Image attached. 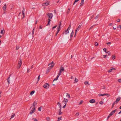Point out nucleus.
Masks as SVG:
<instances>
[{
    "label": "nucleus",
    "mask_w": 121,
    "mask_h": 121,
    "mask_svg": "<svg viewBox=\"0 0 121 121\" xmlns=\"http://www.w3.org/2000/svg\"><path fill=\"white\" fill-rule=\"evenodd\" d=\"M47 15L49 19H48V24L47 25V26L49 25L50 24V23L51 21V19L53 16V14L52 13H47Z\"/></svg>",
    "instance_id": "obj_1"
},
{
    "label": "nucleus",
    "mask_w": 121,
    "mask_h": 121,
    "mask_svg": "<svg viewBox=\"0 0 121 121\" xmlns=\"http://www.w3.org/2000/svg\"><path fill=\"white\" fill-rule=\"evenodd\" d=\"M61 21H60V24H59V27H58L57 28V30L56 32V36L58 34V33L60 31V27H61Z\"/></svg>",
    "instance_id": "obj_2"
},
{
    "label": "nucleus",
    "mask_w": 121,
    "mask_h": 121,
    "mask_svg": "<svg viewBox=\"0 0 121 121\" xmlns=\"http://www.w3.org/2000/svg\"><path fill=\"white\" fill-rule=\"evenodd\" d=\"M22 64V61L21 59H19L18 61V63L17 66V68L18 69H19L20 67Z\"/></svg>",
    "instance_id": "obj_3"
},
{
    "label": "nucleus",
    "mask_w": 121,
    "mask_h": 121,
    "mask_svg": "<svg viewBox=\"0 0 121 121\" xmlns=\"http://www.w3.org/2000/svg\"><path fill=\"white\" fill-rule=\"evenodd\" d=\"M43 87L45 88H48L49 87V85L48 83H45L43 85Z\"/></svg>",
    "instance_id": "obj_4"
},
{
    "label": "nucleus",
    "mask_w": 121,
    "mask_h": 121,
    "mask_svg": "<svg viewBox=\"0 0 121 121\" xmlns=\"http://www.w3.org/2000/svg\"><path fill=\"white\" fill-rule=\"evenodd\" d=\"M117 109H116L115 110H113L111 112V113L109 114V115L111 116L115 113V112L117 111Z\"/></svg>",
    "instance_id": "obj_5"
},
{
    "label": "nucleus",
    "mask_w": 121,
    "mask_h": 121,
    "mask_svg": "<svg viewBox=\"0 0 121 121\" xmlns=\"http://www.w3.org/2000/svg\"><path fill=\"white\" fill-rule=\"evenodd\" d=\"M35 109V108L33 107V108L32 109V110L30 111V114H32V113L34 112V111Z\"/></svg>",
    "instance_id": "obj_6"
},
{
    "label": "nucleus",
    "mask_w": 121,
    "mask_h": 121,
    "mask_svg": "<svg viewBox=\"0 0 121 121\" xmlns=\"http://www.w3.org/2000/svg\"><path fill=\"white\" fill-rule=\"evenodd\" d=\"M53 62H52L51 63L48 65V66L50 65L49 66L52 68L53 67L54 65V64L53 63Z\"/></svg>",
    "instance_id": "obj_7"
},
{
    "label": "nucleus",
    "mask_w": 121,
    "mask_h": 121,
    "mask_svg": "<svg viewBox=\"0 0 121 121\" xmlns=\"http://www.w3.org/2000/svg\"><path fill=\"white\" fill-rule=\"evenodd\" d=\"M65 70L64 69L62 66L60 67V71H61L62 72V71H64Z\"/></svg>",
    "instance_id": "obj_8"
},
{
    "label": "nucleus",
    "mask_w": 121,
    "mask_h": 121,
    "mask_svg": "<svg viewBox=\"0 0 121 121\" xmlns=\"http://www.w3.org/2000/svg\"><path fill=\"white\" fill-rule=\"evenodd\" d=\"M82 25L80 24V25L78 26V28H77L75 30V31H78L79 30H80V28L81 26Z\"/></svg>",
    "instance_id": "obj_9"
},
{
    "label": "nucleus",
    "mask_w": 121,
    "mask_h": 121,
    "mask_svg": "<svg viewBox=\"0 0 121 121\" xmlns=\"http://www.w3.org/2000/svg\"><path fill=\"white\" fill-rule=\"evenodd\" d=\"M95 100L94 99H91L90 100L89 102L90 103H93L95 102Z\"/></svg>",
    "instance_id": "obj_10"
},
{
    "label": "nucleus",
    "mask_w": 121,
    "mask_h": 121,
    "mask_svg": "<svg viewBox=\"0 0 121 121\" xmlns=\"http://www.w3.org/2000/svg\"><path fill=\"white\" fill-rule=\"evenodd\" d=\"M37 104V103L35 102H34L33 103V105H33V106L32 107L33 108H35V105H36ZM32 107V106L30 108H31Z\"/></svg>",
    "instance_id": "obj_11"
},
{
    "label": "nucleus",
    "mask_w": 121,
    "mask_h": 121,
    "mask_svg": "<svg viewBox=\"0 0 121 121\" xmlns=\"http://www.w3.org/2000/svg\"><path fill=\"white\" fill-rule=\"evenodd\" d=\"M0 33L1 34H4L5 33V31L3 29V30H0Z\"/></svg>",
    "instance_id": "obj_12"
},
{
    "label": "nucleus",
    "mask_w": 121,
    "mask_h": 121,
    "mask_svg": "<svg viewBox=\"0 0 121 121\" xmlns=\"http://www.w3.org/2000/svg\"><path fill=\"white\" fill-rule=\"evenodd\" d=\"M120 99H121V97H120L118 98L116 100V102H117V103H118V102L120 100Z\"/></svg>",
    "instance_id": "obj_13"
},
{
    "label": "nucleus",
    "mask_w": 121,
    "mask_h": 121,
    "mask_svg": "<svg viewBox=\"0 0 121 121\" xmlns=\"http://www.w3.org/2000/svg\"><path fill=\"white\" fill-rule=\"evenodd\" d=\"M84 3V0H82L80 4V6H82L83 5V4Z\"/></svg>",
    "instance_id": "obj_14"
},
{
    "label": "nucleus",
    "mask_w": 121,
    "mask_h": 121,
    "mask_svg": "<svg viewBox=\"0 0 121 121\" xmlns=\"http://www.w3.org/2000/svg\"><path fill=\"white\" fill-rule=\"evenodd\" d=\"M3 10L4 11H5V10L6 9V4H5L4 6L3 7Z\"/></svg>",
    "instance_id": "obj_15"
},
{
    "label": "nucleus",
    "mask_w": 121,
    "mask_h": 121,
    "mask_svg": "<svg viewBox=\"0 0 121 121\" xmlns=\"http://www.w3.org/2000/svg\"><path fill=\"white\" fill-rule=\"evenodd\" d=\"M68 100L67 99L64 98V100L62 101L63 102H68Z\"/></svg>",
    "instance_id": "obj_16"
},
{
    "label": "nucleus",
    "mask_w": 121,
    "mask_h": 121,
    "mask_svg": "<svg viewBox=\"0 0 121 121\" xmlns=\"http://www.w3.org/2000/svg\"><path fill=\"white\" fill-rule=\"evenodd\" d=\"M73 33H74L73 31V30L70 34V36L71 37H73Z\"/></svg>",
    "instance_id": "obj_17"
},
{
    "label": "nucleus",
    "mask_w": 121,
    "mask_h": 121,
    "mask_svg": "<svg viewBox=\"0 0 121 121\" xmlns=\"http://www.w3.org/2000/svg\"><path fill=\"white\" fill-rule=\"evenodd\" d=\"M57 104L58 105V106L60 108H61V105L60 103L59 102H58L57 103Z\"/></svg>",
    "instance_id": "obj_18"
},
{
    "label": "nucleus",
    "mask_w": 121,
    "mask_h": 121,
    "mask_svg": "<svg viewBox=\"0 0 121 121\" xmlns=\"http://www.w3.org/2000/svg\"><path fill=\"white\" fill-rule=\"evenodd\" d=\"M98 95L99 96H104V95H105V94H99Z\"/></svg>",
    "instance_id": "obj_19"
},
{
    "label": "nucleus",
    "mask_w": 121,
    "mask_h": 121,
    "mask_svg": "<svg viewBox=\"0 0 121 121\" xmlns=\"http://www.w3.org/2000/svg\"><path fill=\"white\" fill-rule=\"evenodd\" d=\"M35 91L34 90H33L30 93V95H32L34 94L35 93Z\"/></svg>",
    "instance_id": "obj_20"
},
{
    "label": "nucleus",
    "mask_w": 121,
    "mask_h": 121,
    "mask_svg": "<svg viewBox=\"0 0 121 121\" xmlns=\"http://www.w3.org/2000/svg\"><path fill=\"white\" fill-rule=\"evenodd\" d=\"M59 77L58 76H57V77L56 78H55L54 79L53 81V82L54 81L57 80L58 79Z\"/></svg>",
    "instance_id": "obj_21"
},
{
    "label": "nucleus",
    "mask_w": 121,
    "mask_h": 121,
    "mask_svg": "<svg viewBox=\"0 0 121 121\" xmlns=\"http://www.w3.org/2000/svg\"><path fill=\"white\" fill-rule=\"evenodd\" d=\"M66 96L67 97H68L69 98H70V95L68 93H67L66 95Z\"/></svg>",
    "instance_id": "obj_22"
},
{
    "label": "nucleus",
    "mask_w": 121,
    "mask_h": 121,
    "mask_svg": "<svg viewBox=\"0 0 121 121\" xmlns=\"http://www.w3.org/2000/svg\"><path fill=\"white\" fill-rule=\"evenodd\" d=\"M61 118H62L61 117H59L58 118V121H59L60 120H61L62 119Z\"/></svg>",
    "instance_id": "obj_23"
},
{
    "label": "nucleus",
    "mask_w": 121,
    "mask_h": 121,
    "mask_svg": "<svg viewBox=\"0 0 121 121\" xmlns=\"http://www.w3.org/2000/svg\"><path fill=\"white\" fill-rule=\"evenodd\" d=\"M69 30H66L65 32V34H66L67 33H69Z\"/></svg>",
    "instance_id": "obj_24"
},
{
    "label": "nucleus",
    "mask_w": 121,
    "mask_h": 121,
    "mask_svg": "<svg viewBox=\"0 0 121 121\" xmlns=\"http://www.w3.org/2000/svg\"><path fill=\"white\" fill-rule=\"evenodd\" d=\"M71 25H69V27H68V29H67V30H69L71 28Z\"/></svg>",
    "instance_id": "obj_25"
},
{
    "label": "nucleus",
    "mask_w": 121,
    "mask_h": 121,
    "mask_svg": "<svg viewBox=\"0 0 121 121\" xmlns=\"http://www.w3.org/2000/svg\"><path fill=\"white\" fill-rule=\"evenodd\" d=\"M84 83L86 85L88 84V85H90V84H88V82L87 81L85 82H84Z\"/></svg>",
    "instance_id": "obj_26"
},
{
    "label": "nucleus",
    "mask_w": 121,
    "mask_h": 121,
    "mask_svg": "<svg viewBox=\"0 0 121 121\" xmlns=\"http://www.w3.org/2000/svg\"><path fill=\"white\" fill-rule=\"evenodd\" d=\"M61 73H62V72H61V71H59V73L58 74L57 76H58L59 77V76L61 74Z\"/></svg>",
    "instance_id": "obj_27"
},
{
    "label": "nucleus",
    "mask_w": 121,
    "mask_h": 121,
    "mask_svg": "<svg viewBox=\"0 0 121 121\" xmlns=\"http://www.w3.org/2000/svg\"><path fill=\"white\" fill-rule=\"evenodd\" d=\"M109 55H110L111 54L110 52L109 51L107 52H106Z\"/></svg>",
    "instance_id": "obj_28"
},
{
    "label": "nucleus",
    "mask_w": 121,
    "mask_h": 121,
    "mask_svg": "<svg viewBox=\"0 0 121 121\" xmlns=\"http://www.w3.org/2000/svg\"><path fill=\"white\" fill-rule=\"evenodd\" d=\"M99 17V15L98 14L97 15V16L95 17V19H97Z\"/></svg>",
    "instance_id": "obj_29"
},
{
    "label": "nucleus",
    "mask_w": 121,
    "mask_h": 121,
    "mask_svg": "<svg viewBox=\"0 0 121 121\" xmlns=\"http://www.w3.org/2000/svg\"><path fill=\"white\" fill-rule=\"evenodd\" d=\"M79 0H75V1L73 4V5H74L75 4L76 2H77Z\"/></svg>",
    "instance_id": "obj_30"
},
{
    "label": "nucleus",
    "mask_w": 121,
    "mask_h": 121,
    "mask_svg": "<svg viewBox=\"0 0 121 121\" xmlns=\"http://www.w3.org/2000/svg\"><path fill=\"white\" fill-rule=\"evenodd\" d=\"M44 4L46 6H47L49 4V3L48 2L45 3Z\"/></svg>",
    "instance_id": "obj_31"
},
{
    "label": "nucleus",
    "mask_w": 121,
    "mask_h": 121,
    "mask_svg": "<svg viewBox=\"0 0 121 121\" xmlns=\"http://www.w3.org/2000/svg\"><path fill=\"white\" fill-rule=\"evenodd\" d=\"M13 115H12V117H11V118H10V119L12 118H13L15 116V114H14L13 113Z\"/></svg>",
    "instance_id": "obj_32"
},
{
    "label": "nucleus",
    "mask_w": 121,
    "mask_h": 121,
    "mask_svg": "<svg viewBox=\"0 0 121 121\" xmlns=\"http://www.w3.org/2000/svg\"><path fill=\"white\" fill-rule=\"evenodd\" d=\"M24 11H25V9L24 8H23L22 10V14H24Z\"/></svg>",
    "instance_id": "obj_33"
},
{
    "label": "nucleus",
    "mask_w": 121,
    "mask_h": 121,
    "mask_svg": "<svg viewBox=\"0 0 121 121\" xmlns=\"http://www.w3.org/2000/svg\"><path fill=\"white\" fill-rule=\"evenodd\" d=\"M95 46H97L98 45V44L97 42H95Z\"/></svg>",
    "instance_id": "obj_34"
},
{
    "label": "nucleus",
    "mask_w": 121,
    "mask_h": 121,
    "mask_svg": "<svg viewBox=\"0 0 121 121\" xmlns=\"http://www.w3.org/2000/svg\"><path fill=\"white\" fill-rule=\"evenodd\" d=\"M112 58H113L114 59L115 58V56L114 55H112Z\"/></svg>",
    "instance_id": "obj_35"
},
{
    "label": "nucleus",
    "mask_w": 121,
    "mask_h": 121,
    "mask_svg": "<svg viewBox=\"0 0 121 121\" xmlns=\"http://www.w3.org/2000/svg\"><path fill=\"white\" fill-rule=\"evenodd\" d=\"M32 120L34 121H37V120L36 118H33L32 119Z\"/></svg>",
    "instance_id": "obj_36"
},
{
    "label": "nucleus",
    "mask_w": 121,
    "mask_h": 121,
    "mask_svg": "<svg viewBox=\"0 0 121 121\" xmlns=\"http://www.w3.org/2000/svg\"><path fill=\"white\" fill-rule=\"evenodd\" d=\"M78 79H76V78H75V81L76 82H78Z\"/></svg>",
    "instance_id": "obj_37"
},
{
    "label": "nucleus",
    "mask_w": 121,
    "mask_h": 121,
    "mask_svg": "<svg viewBox=\"0 0 121 121\" xmlns=\"http://www.w3.org/2000/svg\"><path fill=\"white\" fill-rule=\"evenodd\" d=\"M41 107H40L39 108H38V110L39 111H41Z\"/></svg>",
    "instance_id": "obj_38"
},
{
    "label": "nucleus",
    "mask_w": 121,
    "mask_h": 121,
    "mask_svg": "<svg viewBox=\"0 0 121 121\" xmlns=\"http://www.w3.org/2000/svg\"><path fill=\"white\" fill-rule=\"evenodd\" d=\"M70 10V9L69 8L68 9V10L67 12V14H68L69 13Z\"/></svg>",
    "instance_id": "obj_39"
},
{
    "label": "nucleus",
    "mask_w": 121,
    "mask_h": 121,
    "mask_svg": "<svg viewBox=\"0 0 121 121\" xmlns=\"http://www.w3.org/2000/svg\"><path fill=\"white\" fill-rule=\"evenodd\" d=\"M99 104L101 105H102L103 104V102L102 101H101L99 102Z\"/></svg>",
    "instance_id": "obj_40"
},
{
    "label": "nucleus",
    "mask_w": 121,
    "mask_h": 121,
    "mask_svg": "<svg viewBox=\"0 0 121 121\" xmlns=\"http://www.w3.org/2000/svg\"><path fill=\"white\" fill-rule=\"evenodd\" d=\"M62 113V112L60 111L59 113V115H61Z\"/></svg>",
    "instance_id": "obj_41"
},
{
    "label": "nucleus",
    "mask_w": 121,
    "mask_h": 121,
    "mask_svg": "<svg viewBox=\"0 0 121 121\" xmlns=\"http://www.w3.org/2000/svg\"><path fill=\"white\" fill-rule=\"evenodd\" d=\"M117 102H116V101H114L113 103V105H114L115 104H117Z\"/></svg>",
    "instance_id": "obj_42"
},
{
    "label": "nucleus",
    "mask_w": 121,
    "mask_h": 121,
    "mask_svg": "<svg viewBox=\"0 0 121 121\" xmlns=\"http://www.w3.org/2000/svg\"><path fill=\"white\" fill-rule=\"evenodd\" d=\"M40 75H39L38 77V79H37V81H38L39 80V79H40Z\"/></svg>",
    "instance_id": "obj_43"
},
{
    "label": "nucleus",
    "mask_w": 121,
    "mask_h": 121,
    "mask_svg": "<svg viewBox=\"0 0 121 121\" xmlns=\"http://www.w3.org/2000/svg\"><path fill=\"white\" fill-rule=\"evenodd\" d=\"M105 95L107 96V97H109L110 96L109 94H105Z\"/></svg>",
    "instance_id": "obj_44"
},
{
    "label": "nucleus",
    "mask_w": 121,
    "mask_h": 121,
    "mask_svg": "<svg viewBox=\"0 0 121 121\" xmlns=\"http://www.w3.org/2000/svg\"><path fill=\"white\" fill-rule=\"evenodd\" d=\"M103 50L106 53L107 52H106V49L105 48H104L103 49Z\"/></svg>",
    "instance_id": "obj_45"
},
{
    "label": "nucleus",
    "mask_w": 121,
    "mask_h": 121,
    "mask_svg": "<svg viewBox=\"0 0 121 121\" xmlns=\"http://www.w3.org/2000/svg\"><path fill=\"white\" fill-rule=\"evenodd\" d=\"M50 69H49L48 68L47 71V72H49L50 71Z\"/></svg>",
    "instance_id": "obj_46"
},
{
    "label": "nucleus",
    "mask_w": 121,
    "mask_h": 121,
    "mask_svg": "<svg viewBox=\"0 0 121 121\" xmlns=\"http://www.w3.org/2000/svg\"><path fill=\"white\" fill-rule=\"evenodd\" d=\"M118 81L119 82H121V79H119Z\"/></svg>",
    "instance_id": "obj_47"
},
{
    "label": "nucleus",
    "mask_w": 121,
    "mask_h": 121,
    "mask_svg": "<svg viewBox=\"0 0 121 121\" xmlns=\"http://www.w3.org/2000/svg\"><path fill=\"white\" fill-rule=\"evenodd\" d=\"M112 69H109L108 71V72H111L112 71Z\"/></svg>",
    "instance_id": "obj_48"
},
{
    "label": "nucleus",
    "mask_w": 121,
    "mask_h": 121,
    "mask_svg": "<svg viewBox=\"0 0 121 121\" xmlns=\"http://www.w3.org/2000/svg\"><path fill=\"white\" fill-rule=\"evenodd\" d=\"M77 31H76H76H75V34H74V37H75L76 36V33H77Z\"/></svg>",
    "instance_id": "obj_49"
},
{
    "label": "nucleus",
    "mask_w": 121,
    "mask_h": 121,
    "mask_svg": "<svg viewBox=\"0 0 121 121\" xmlns=\"http://www.w3.org/2000/svg\"><path fill=\"white\" fill-rule=\"evenodd\" d=\"M93 26H91L89 30V31L91 29H92L93 28Z\"/></svg>",
    "instance_id": "obj_50"
},
{
    "label": "nucleus",
    "mask_w": 121,
    "mask_h": 121,
    "mask_svg": "<svg viewBox=\"0 0 121 121\" xmlns=\"http://www.w3.org/2000/svg\"><path fill=\"white\" fill-rule=\"evenodd\" d=\"M83 103V101L82 100H81L79 104H82Z\"/></svg>",
    "instance_id": "obj_51"
},
{
    "label": "nucleus",
    "mask_w": 121,
    "mask_h": 121,
    "mask_svg": "<svg viewBox=\"0 0 121 121\" xmlns=\"http://www.w3.org/2000/svg\"><path fill=\"white\" fill-rule=\"evenodd\" d=\"M107 56L106 55H104L103 56V57L104 58H106V56Z\"/></svg>",
    "instance_id": "obj_52"
},
{
    "label": "nucleus",
    "mask_w": 121,
    "mask_h": 121,
    "mask_svg": "<svg viewBox=\"0 0 121 121\" xmlns=\"http://www.w3.org/2000/svg\"><path fill=\"white\" fill-rule=\"evenodd\" d=\"M47 120L48 121H49L50 120V118L49 117H48L47 118Z\"/></svg>",
    "instance_id": "obj_53"
},
{
    "label": "nucleus",
    "mask_w": 121,
    "mask_h": 121,
    "mask_svg": "<svg viewBox=\"0 0 121 121\" xmlns=\"http://www.w3.org/2000/svg\"><path fill=\"white\" fill-rule=\"evenodd\" d=\"M7 81L8 82V84H9L10 83L9 81V79H7Z\"/></svg>",
    "instance_id": "obj_54"
},
{
    "label": "nucleus",
    "mask_w": 121,
    "mask_h": 121,
    "mask_svg": "<svg viewBox=\"0 0 121 121\" xmlns=\"http://www.w3.org/2000/svg\"><path fill=\"white\" fill-rule=\"evenodd\" d=\"M57 26V25H56V26H54L53 27L52 29H53L54 28H55Z\"/></svg>",
    "instance_id": "obj_55"
},
{
    "label": "nucleus",
    "mask_w": 121,
    "mask_h": 121,
    "mask_svg": "<svg viewBox=\"0 0 121 121\" xmlns=\"http://www.w3.org/2000/svg\"><path fill=\"white\" fill-rule=\"evenodd\" d=\"M106 44H107V45H108V44H111V42H108V43H106Z\"/></svg>",
    "instance_id": "obj_56"
},
{
    "label": "nucleus",
    "mask_w": 121,
    "mask_h": 121,
    "mask_svg": "<svg viewBox=\"0 0 121 121\" xmlns=\"http://www.w3.org/2000/svg\"><path fill=\"white\" fill-rule=\"evenodd\" d=\"M79 115V113L78 112H77L76 114V115H77V116H78Z\"/></svg>",
    "instance_id": "obj_57"
},
{
    "label": "nucleus",
    "mask_w": 121,
    "mask_h": 121,
    "mask_svg": "<svg viewBox=\"0 0 121 121\" xmlns=\"http://www.w3.org/2000/svg\"><path fill=\"white\" fill-rule=\"evenodd\" d=\"M111 116H110L109 115L108 116V117L107 118V119H108V118L110 117Z\"/></svg>",
    "instance_id": "obj_58"
},
{
    "label": "nucleus",
    "mask_w": 121,
    "mask_h": 121,
    "mask_svg": "<svg viewBox=\"0 0 121 121\" xmlns=\"http://www.w3.org/2000/svg\"><path fill=\"white\" fill-rule=\"evenodd\" d=\"M120 21V19H118V20H117V21L118 22H119Z\"/></svg>",
    "instance_id": "obj_59"
},
{
    "label": "nucleus",
    "mask_w": 121,
    "mask_h": 121,
    "mask_svg": "<svg viewBox=\"0 0 121 121\" xmlns=\"http://www.w3.org/2000/svg\"><path fill=\"white\" fill-rule=\"evenodd\" d=\"M66 106V105H65L63 106L62 107L63 108H65V107Z\"/></svg>",
    "instance_id": "obj_60"
},
{
    "label": "nucleus",
    "mask_w": 121,
    "mask_h": 121,
    "mask_svg": "<svg viewBox=\"0 0 121 121\" xmlns=\"http://www.w3.org/2000/svg\"><path fill=\"white\" fill-rule=\"evenodd\" d=\"M19 47H17L16 48V49L17 50H18L19 49Z\"/></svg>",
    "instance_id": "obj_61"
},
{
    "label": "nucleus",
    "mask_w": 121,
    "mask_h": 121,
    "mask_svg": "<svg viewBox=\"0 0 121 121\" xmlns=\"http://www.w3.org/2000/svg\"><path fill=\"white\" fill-rule=\"evenodd\" d=\"M42 28V26H39V29H41Z\"/></svg>",
    "instance_id": "obj_62"
},
{
    "label": "nucleus",
    "mask_w": 121,
    "mask_h": 121,
    "mask_svg": "<svg viewBox=\"0 0 121 121\" xmlns=\"http://www.w3.org/2000/svg\"><path fill=\"white\" fill-rule=\"evenodd\" d=\"M30 70V69H27V72L28 73L29 72V71Z\"/></svg>",
    "instance_id": "obj_63"
},
{
    "label": "nucleus",
    "mask_w": 121,
    "mask_h": 121,
    "mask_svg": "<svg viewBox=\"0 0 121 121\" xmlns=\"http://www.w3.org/2000/svg\"><path fill=\"white\" fill-rule=\"evenodd\" d=\"M119 27H120V29H121V25H120L118 27V28Z\"/></svg>",
    "instance_id": "obj_64"
}]
</instances>
